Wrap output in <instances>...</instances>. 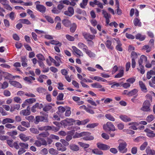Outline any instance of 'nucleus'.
I'll return each mask as SVG.
<instances>
[{"label":"nucleus","instance_id":"1","mask_svg":"<svg viewBox=\"0 0 155 155\" xmlns=\"http://www.w3.org/2000/svg\"><path fill=\"white\" fill-rule=\"evenodd\" d=\"M15 122V120L7 118L3 119L2 121V123L3 124H5V127L8 129H14L15 128V126L11 124Z\"/></svg>","mask_w":155,"mask_h":155},{"label":"nucleus","instance_id":"2","mask_svg":"<svg viewBox=\"0 0 155 155\" xmlns=\"http://www.w3.org/2000/svg\"><path fill=\"white\" fill-rule=\"evenodd\" d=\"M91 134L87 132H81L77 134L78 137H81L83 136H84L83 139L84 140H92L94 139V137L93 136L90 135Z\"/></svg>","mask_w":155,"mask_h":155},{"label":"nucleus","instance_id":"3","mask_svg":"<svg viewBox=\"0 0 155 155\" xmlns=\"http://www.w3.org/2000/svg\"><path fill=\"white\" fill-rule=\"evenodd\" d=\"M127 145V143L124 141L120 143L117 147L119 151L122 153H126L127 151V149L126 147Z\"/></svg>","mask_w":155,"mask_h":155},{"label":"nucleus","instance_id":"4","mask_svg":"<svg viewBox=\"0 0 155 155\" xmlns=\"http://www.w3.org/2000/svg\"><path fill=\"white\" fill-rule=\"evenodd\" d=\"M103 128L104 130L106 131L107 130L114 131L116 130L114 126L110 122H108L106 124H104Z\"/></svg>","mask_w":155,"mask_h":155},{"label":"nucleus","instance_id":"5","mask_svg":"<svg viewBox=\"0 0 155 155\" xmlns=\"http://www.w3.org/2000/svg\"><path fill=\"white\" fill-rule=\"evenodd\" d=\"M150 104L149 101L146 100L143 103L142 107L141 108V110L144 111H148L150 110Z\"/></svg>","mask_w":155,"mask_h":155},{"label":"nucleus","instance_id":"6","mask_svg":"<svg viewBox=\"0 0 155 155\" xmlns=\"http://www.w3.org/2000/svg\"><path fill=\"white\" fill-rule=\"evenodd\" d=\"M39 1H37L35 2V4L36 5V9L40 12H41L44 13L45 12L46 10V8L44 5L38 4V3H40Z\"/></svg>","mask_w":155,"mask_h":155},{"label":"nucleus","instance_id":"7","mask_svg":"<svg viewBox=\"0 0 155 155\" xmlns=\"http://www.w3.org/2000/svg\"><path fill=\"white\" fill-rule=\"evenodd\" d=\"M82 35L84 38L87 41L90 39L93 40L95 38V36L94 35H91L90 33L84 32H82Z\"/></svg>","mask_w":155,"mask_h":155},{"label":"nucleus","instance_id":"8","mask_svg":"<svg viewBox=\"0 0 155 155\" xmlns=\"http://www.w3.org/2000/svg\"><path fill=\"white\" fill-rule=\"evenodd\" d=\"M97 147L101 150H109L110 147L107 145L98 143L97 144Z\"/></svg>","mask_w":155,"mask_h":155},{"label":"nucleus","instance_id":"9","mask_svg":"<svg viewBox=\"0 0 155 155\" xmlns=\"http://www.w3.org/2000/svg\"><path fill=\"white\" fill-rule=\"evenodd\" d=\"M49 134L48 132H43L36 136L38 140L43 139L44 138L48 137Z\"/></svg>","mask_w":155,"mask_h":155},{"label":"nucleus","instance_id":"10","mask_svg":"<svg viewBox=\"0 0 155 155\" xmlns=\"http://www.w3.org/2000/svg\"><path fill=\"white\" fill-rule=\"evenodd\" d=\"M147 58L145 56L142 55L141 56L140 59L138 61L139 65H142V64L144 62H147Z\"/></svg>","mask_w":155,"mask_h":155},{"label":"nucleus","instance_id":"11","mask_svg":"<svg viewBox=\"0 0 155 155\" xmlns=\"http://www.w3.org/2000/svg\"><path fill=\"white\" fill-rule=\"evenodd\" d=\"M9 82L11 84L16 87L21 88L22 87L21 84L18 82L10 81Z\"/></svg>","mask_w":155,"mask_h":155},{"label":"nucleus","instance_id":"12","mask_svg":"<svg viewBox=\"0 0 155 155\" xmlns=\"http://www.w3.org/2000/svg\"><path fill=\"white\" fill-rule=\"evenodd\" d=\"M72 48L75 53L80 56H83V55L82 52L79 49L75 46H72Z\"/></svg>","mask_w":155,"mask_h":155},{"label":"nucleus","instance_id":"13","mask_svg":"<svg viewBox=\"0 0 155 155\" xmlns=\"http://www.w3.org/2000/svg\"><path fill=\"white\" fill-rule=\"evenodd\" d=\"M146 153L147 154L149 155H155V151L151 149L150 147H148L146 150Z\"/></svg>","mask_w":155,"mask_h":155},{"label":"nucleus","instance_id":"14","mask_svg":"<svg viewBox=\"0 0 155 155\" xmlns=\"http://www.w3.org/2000/svg\"><path fill=\"white\" fill-rule=\"evenodd\" d=\"M20 105L19 104H13L11 107L10 110L12 112L15 110H18L20 108Z\"/></svg>","mask_w":155,"mask_h":155},{"label":"nucleus","instance_id":"15","mask_svg":"<svg viewBox=\"0 0 155 155\" xmlns=\"http://www.w3.org/2000/svg\"><path fill=\"white\" fill-rule=\"evenodd\" d=\"M120 118L123 121L125 122H129L131 120V119L130 118L126 115H120Z\"/></svg>","mask_w":155,"mask_h":155},{"label":"nucleus","instance_id":"16","mask_svg":"<svg viewBox=\"0 0 155 155\" xmlns=\"http://www.w3.org/2000/svg\"><path fill=\"white\" fill-rule=\"evenodd\" d=\"M139 84L142 91L144 92H147V88L143 82L142 81H140L139 82Z\"/></svg>","mask_w":155,"mask_h":155},{"label":"nucleus","instance_id":"17","mask_svg":"<svg viewBox=\"0 0 155 155\" xmlns=\"http://www.w3.org/2000/svg\"><path fill=\"white\" fill-rule=\"evenodd\" d=\"M62 24L66 27H69L71 25V23L68 19H64L62 21Z\"/></svg>","mask_w":155,"mask_h":155},{"label":"nucleus","instance_id":"18","mask_svg":"<svg viewBox=\"0 0 155 155\" xmlns=\"http://www.w3.org/2000/svg\"><path fill=\"white\" fill-rule=\"evenodd\" d=\"M134 23L135 26L140 27L141 26V23L140 20L137 18H135L134 20Z\"/></svg>","mask_w":155,"mask_h":155},{"label":"nucleus","instance_id":"19","mask_svg":"<svg viewBox=\"0 0 155 155\" xmlns=\"http://www.w3.org/2000/svg\"><path fill=\"white\" fill-rule=\"evenodd\" d=\"M70 149L73 150L77 151L79 150V147L75 144H71L69 146Z\"/></svg>","mask_w":155,"mask_h":155},{"label":"nucleus","instance_id":"20","mask_svg":"<svg viewBox=\"0 0 155 155\" xmlns=\"http://www.w3.org/2000/svg\"><path fill=\"white\" fill-rule=\"evenodd\" d=\"M135 37L136 39L142 41L144 40L145 37L144 35H142L141 34L138 33L136 35Z\"/></svg>","mask_w":155,"mask_h":155},{"label":"nucleus","instance_id":"21","mask_svg":"<svg viewBox=\"0 0 155 155\" xmlns=\"http://www.w3.org/2000/svg\"><path fill=\"white\" fill-rule=\"evenodd\" d=\"M20 138L23 141L25 142L29 139L28 137H26L23 134H21L19 136Z\"/></svg>","mask_w":155,"mask_h":155},{"label":"nucleus","instance_id":"22","mask_svg":"<svg viewBox=\"0 0 155 155\" xmlns=\"http://www.w3.org/2000/svg\"><path fill=\"white\" fill-rule=\"evenodd\" d=\"M138 92V90L136 89L128 92L127 95L129 96H131L135 95Z\"/></svg>","mask_w":155,"mask_h":155},{"label":"nucleus","instance_id":"23","mask_svg":"<svg viewBox=\"0 0 155 155\" xmlns=\"http://www.w3.org/2000/svg\"><path fill=\"white\" fill-rule=\"evenodd\" d=\"M92 152L93 153L97 155H101L103 154V153L102 151L97 148L92 150Z\"/></svg>","mask_w":155,"mask_h":155},{"label":"nucleus","instance_id":"24","mask_svg":"<svg viewBox=\"0 0 155 155\" xmlns=\"http://www.w3.org/2000/svg\"><path fill=\"white\" fill-rule=\"evenodd\" d=\"M30 111H29L27 110H23L20 112V114H22L23 116H28L30 114Z\"/></svg>","mask_w":155,"mask_h":155},{"label":"nucleus","instance_id":"25","mask_svg":"<svg viewBox=\"0 0 155 155\" xmlns=\"http://www.w3.org/2000/svg\"><path fill=\"white\" fill-rule=\"evenodd\" d=\"M19 21L22 23L26 24L27 25H30L31 22L28 19H21Z\"/></svg>","mask_w":155,"mask_h":155},{"label":"nucleus","instance_id":"26","mask_svg":"<svg viewBox=\"0 0 155 155\" xmlns=\"http://www.w3.org/2000/svg\"><path fill=\"white\" fill-rule=\"evenodd\" d=\"M49 152L51 154L54 155H57L58 153V152L57 150H55L53 148L50 149L49 150Z\"/></svg>","mask_w":155,"mask_h":155},{"label":"nucleus","instance_id":"27","mask_svg":"<svg viewBox=\"0 0 155 155\" xmlns=\"http://www.w3.org/2000/svg\"><path fill=\"white\" fill-rule=\"evenodd\" d=\"M105 117L109 120L112 121H114L115 119L110 114H107L105 115Z\"/></svg>","mask_w":155,"mask_h":155},{"label":"nucleus","instance_id":"28","mask_svg":"<svg viewBox=\"0 0 155 155\" xmlns=\"http://www.w3.org/2000/svg\"><path fill=\"white\" fill-rule=\"evenodd\" d=\"M142 49L143 50H146V52L148 53L151 51V48L148 45H145L143 47Z\"/></svg>","mask_w":155,"mask_h":155},{"label":"nucleus","instance_id":"29","mask_svg":"<svg viewBox=\"0 0 155 155\" xmlns=\"http://www.w3.org/2000/svg\"><path fill=\"white\" fill-rule=\"evenodd\" d=\"M124 74V70H121L120 71L119 73L114 76L115 78H118L122 77Z\"/></svg>","mask_w":155,"mask_h":155},{"label":"nucleus","instance_id":"30","mask_svg":"<svg viewBox=\"0 0 155 155\" xmlns=\"http://www.w3.org/2000/svg\"><path fill=\"white\" fill-rule=\"evenodd\" d=\"M77 28V25L75 23H73L70 28V31L72 33H74L75 31Z\"/></svg>","mask_w":155,"mask_h":155},{"label":"nucleus","instance_id":"31","mask_svg":"<svg viewBox=\"0 0 155 155\" xmlns=\"http://www.w3.org/2000/svg\"><path fill=\"white\" fill-rule=\"evenodd\" d=\"M102 11V14L104 15V17L106 18H110L111 15L110 14H108L106 11L103 10Z\"/></svg>","mask_w":155,"mask_h":155},{"label":"nucleus","instance_id":"32","mask_svg":"<svg viewBox=\"0 0 155 155\" xmlns=\"http://www.w3.org/2000/svg\"><path fill=\"white\" fill-rule=\"evenodd\" d=\"M48 129L49 130H52L54 131L57 132L59 130L60 128L59 127H55L54 126L51 127L47 126Z\"/></svg>","mask_w":155,"mask_h":155},{"label":"nucleus","instance_id":"33","mask_svg":"<svg viewBox=\"0 0 155 155\" xmlns=\"http://www.w3.org/2000/svg\"><path fill=\"white\" fill-rule=\"evenodd\" d=\"M29 130L33 134H38L39 133V131L37 129L34 128H31Z\"/></svg>","mask_w":155,"mask_h":155},{"label":"nucleus","instance_id":"34","mask_svg":"<svg viewBox=\"0 0 155 155\" xmlns=\"http://www.w3.org/2000/svg\"><path fill=\"white\" fill-rule=\"evenodd\" d=\"M106 47L111 49H113V47L111 46V42L110 40H107L105 43Z\"/></svg>","mask_w":155,"mask_h":155},{"label":"nucleus","instance_id":"35","mask_svg":"<svg viewBox=\"0 0 155 155\" xmlns=\"http://www.w3.org/2000/svg\"><path fill=\"white\" fill-rule=\"evenodd\" d=\"M140 69L138 68H137L138 71H140V73L142 74H144L145 72V70L144 69V66L143 65H139Z\"/></svg>","mask_w":155,"mask_h":155},{"label":"nucleus","instance_id":"36","mask_svg":"<svg viewBox=\"0 0 155 155\" xmlns=\"http://www.w3.org/2000/svg\"><path fill=\"white\" fill-rule=\"evenodd\" d=\"M88 0H83L82 3H81L80 4L81 7L84 8L85 6L87 5Z\"/></svg>","mask_w":155,"mask_h":155},{"label":"nucleus","instance_id":"37","mask_svg":"<svg viewBox=\"0 0 155 155\" xmlns=\"http://www.w3.org/2000/svg\"><path fill=\"white\" fill-rule=\"evenodd\" d=\"M94 79L98 81H101L104 82H106L107 81L106 80L98 76H95L94 78Z\"/></svg>","mask_w":155,"mask_h":155},{"label":"nucleus","instance_id":"38","mask_svg":"<svg viewBox=\"0 0 155 155\" xmlns=\"http://www.w3.org/2000/svg\"><path fill=\"white\" fill-rule=\"evenodd\" d=\"M122 83H123V82H122L121 83H116V82H114L111 84H112L111 86V87L112 88H114L115 86H116L117 87H118L121 85Z\"/></svg>","mask_w":155,"mask_h":155},{"label":"nucleus","instance_id":"39","mask_svg":"<svg viewBox=\"0 0 155 155\" xmlns=\"http://www.w3.org/2000/svg\"><path fill=\"white\" fill-rule=\"evenodd\" d=\"M154 119V117L152 115H150L147 117L146 120L149 122H150Z\"/></svg>","mask_w":155,"mask_h":155},{"label":"nucleus","instance_id":"40","mask_svg":"<svg viewBox=\"0 0 155 155\" xmlns=\"http://www.w3.org/2000/svg\"><path fill=\"white\" fill-rule=\"evenodd\" d=\"M52 108V107L51 106L49 105H47L43 108V110L45 112H47L50 110Z\"/></svg>","mask_w":155,"mask_h":155},{"label":"nucleus","instance_id":"41","mask_svg":"<svg viewBox=\"0 0 155 155\" xmlns=\"http://www.w3.org/2000/svg\"><path fill=\"white\" fill-rule=\"evenodd\" d=\"M19 145L22 148H24V149H27L28 147V144L27 143H20L19 144Z\"/></svg>","mask_w":155,"mask_h":155},{"label":"nucleus","instance_id":"42","mask_svg":"<svg viewBox=\"0 0 155 155\" xmlns=\"http://www.w3.org/2000/svg\"><path fill=\"white\" fill-rule=\"evenodd\" d=\"M66 121L67 122L68 125H73V123L75 122V120L72 118H67L66 119Z\"/></svg>","mask_w":155,"mask_h":155},{"label":"nucleus","instance_id":"43","mask_svg":"<svg viewBox=\"0 0 155 155\" xmlns=\"http://www.w3.org/2000/svg\"><path fill=\"white\" fill-rule=\"evenodd\" d=\"M137 55L136 52L134 51L132 52L131 54V57L132 58V59L135 60L137 58Z\"/></svg>","mask_w":155,"mask_h":155},{"label":"nucleus","instance_id":"44","mask_svg":"<svg viewBox=\"0 0 155 155\" xmlns=\"http://www.w3.org/2000/svg\"><path fill=\"white\" fill-rule=\"evenodd\" d=\"M21 124L25 127L28 128L30 127V124L28 122L22 121L21 122Z\"/></svg>","mask_w":155,"mask_h":155},{"label":"nucleus","instance_id":"45","mask_svg":"<svg viewBox=\"0 0 155 155\" xmlns=\"http://www.w3.org/2000/svg\"><path fill=\"white\" fill-rule=\"evenodd\" d=\"M118 44H117L116 47V49L119 51H122V49L121 47L122 44L121 43H120L119 42H118Z\"/></svg>","mask_w":155,"mask_h":155},{"label":"nucleus","instance_id":"46","mask_svg":"<svg viewBox=\"0 0 155 155\" xmlns=\"http://www.w3.org/2000/svg\"><path fill=\"white\" fill-rule=\"evenodd\" d=\"M42 116H36L35 117L36 121L35 122V124H37L39 122L42 121Z\"/></svg>","mask_w":155,"mask_h":155},{"label":"nucleus","instance_id":"47","mask_svg":"<svg viewBox=\"0 0 155 155\" xmlns=\"http://www.w3.org/2000/svg\"><path fill=\"white\" fill-rule=\"evenodd\" d=\"M60 141L64 146L66 147L69 145L68 141H67L65 140L62 139L60 140Z\"/></svg>","mask_w":155,"mask_h":155},{"label":"nucleus","instance_id":"48","mask_svg":"<svg viewBox=\"0 0 155 155\" xmlns=\"http://www.w3.org/2000/svg\"><path fill=\"white\" fill-rule=\"evenodd\" d=\"M37 91L39 93H44L45 92V89L42 87H39L37 89Z\"/></svg>","mask_w":155,"mask_h":155},{"label":"nucleus","instance_id":"49","mask_svg":"<svg viewBox=\"0 0 155 155\" xmlns=\"http://www.w3.org/2000/svg\"><path fill=\"white\" fill-rule=\"evenodd\" d=\"M91 85L94 88H101L102 87L101 85L97 83L92 84Z\"/></svg>","mask_w":155,"mask_h":155},{"label":"nucleus","instance_id":"50","mask_svg":"<svg viewBox=\"0 0 155 155\" xmlns=\"http://www.w3.org/2000/svg\"><path fill=\"white\" fill-rule=\"evenodd\" d=\"M148 145L147 143L144 142L140 147V149L141 150H144Z\"/></svg>","mask_w":155,"mask_h":155},{"label":"nucleus","instance_id":"51","mask_svg":"<svg viewBox=\"0 0 155 155\" xmlns=\"http://www.w3.org/2000/svg\"><path fill=\"white\" fill-rule=\"evenodd\" d=\"M25 118L28 120L29 122H33L34 120V117L33 116L31 115L28 117H26Z\"/></svg>","mask_w":155,"mask_h":155},{"label":"nucleus","instance_id":"52","mask_svg":"<svg viewBox=\"0 0 155 155\" xmlns=\"http://www.w3.org/2000/svg\"><path fill=\"white\" fill-rule=\"evenodd\" d=\"M98 125L97 123H93L89 124L87 126V127L88 128H93L97 126Z\"/></svg>","mask_w":155,"mask_h":155},{"label":"nucleus","instance_id":"53","mask_svg":"<svg viewBox=\"0 0 155 155\" xmlns=\"http://www.w3.org/2000/svg\"><path fill=\"white\" fill-rule=\"evenodd\" d=\"M36 57L38 59L41 61H44L45 60V58L44 56L41 54H38L36 55Z\"/></svg>","mask_w":155,"mask_h":155},{"label":"nucleus","instance_id":"54","mask_svg":"<svg viewBox=\"0 0 155 155\" xmlns=\"http://www.w3.org/2000/svg\"><path fill=\"white\" fill-rule=\"evenodd\" d=\"M64 94L61 93L59 94L57 97V100L58 101H62L63 100Z\"/></svg>","mask_w":155,"mask_h":155},{"label":"nucleus","instance_id":"55","mask_svg":"<svg viewBox=\"0 0 155 155\" xmlns=\"http://www.w3.org/2000/svg\"><path fill=\"white\" fill-rule=\"evenodd\" d=\"M66 37L68 40L70 41H73L74 40V37L69 35H66Z\"/></svg>","mask_w":155,"mask_h":155},{"label":"nucleus","instance_id":"56","mask_svg":"<svg viewBox=\"0 0 155 155\" xmlns=\"http://www.w3.org/2000/svg\"><path fill=\"white\" fill-rule=\"evenodd\" d=\"M25 100L26 102H27V103L30 104H31L34 102H35L36 101V99L34 98L28 99L26 100Z\"/></svg>","mask_w":155,"mask_h":155},{"label":"nucleus","instance_id":"57","mask_svg":"<svg viewBox=\"0 0 155 155\" xmlns=\"http://www.w3.org/2000/svg\"><path fill=\"white\" fill-rule=\"evenodd\" d=\"M8 135L10 136L16 135L17 134V132L16 130H14L12 131L8 132L7 133Z\"/></svg>","mask_w":155,"mask_h":155},{"label":"nucleus","instance_id":"58","mask_svg":"<svg viewBox=\"0 0 155 155\" xmlns=\"http://www.w3.org/2000/svg\"><path fill=\"white\" fill-rule=\"evenodd\" d=\"M7 143L8 145L11 147H13L14 143H13V140H7Z\"/></svg>","mask_w":155,"mask_h":155},{"label":"nucleus","instance_id":"59","mask_svg":"<svg viewBox=\"0 0 155 155\" xmlns=\"http://www.w3.org/2000/svg\"><path fill=\"white\" fill-rule=\"evenodd\" d=\"M42 121L45 122H48V115H45V116H42Z\"/></svg>","mask_w":155,"mask_h":155},{"label":"nucleus","instance_id":"60","mask_svg":"<svg viewBox=\"0 0 155 155\" xmlns=\"http://www.w3.org/2000/svg\"><path fill=\"white\" fill-rule=\"evenodd\" d=\"M8 87V83L5 81L3 83V84L2 83L1 88L5 89L7 88Z\"/></svg>","mask_w":155,"mask_h":155},{"label":"nucleus","instance_id":"61","mask_svg":"<svg viewBox=\"0 0 155 155\" xmlns=\"http://www.w3.org/2000/svg\"><path fill=\"white\" fill-rule=\"evenodd\" d=\"M7 15H8L10 18L12 20H13L15 19V13L13 12H11L9 14H8Z\"/></svg>","mask_w":155,"mask_h":155},{"label":"nucleus","instance_id":"62","mask_svg":"<svg viewBox=\"0 0 155 155\" xmlns=\"http://www.w3.org/2000/svg\"><path fill=\"white\" fill-rule=\"evenodd\" d=\"M45 18L49 22H50L51 23H54V20L53 19L50 17L48 16H45Z\"/></svg>","mask_w":155,"mask_h":155},{"label":"nucleus","instance_id":"63","mask_svg":"<svg viewBox=\"0 0 155 155\" xmlns=\"http://www.w3.org/2000/svg\"><path fill=\"white\" fill-rule=\"evenodd\" d=\"M6 74L8 75L7 76L6 79L11 80L14 79L15 78V76L12 75L11 74L9 73H6Z\"/></svg>","mask_w":155,"mask_h":155},{"label":"nucleus","instance_id":"64","mask_svg":"<svg viewBox=\"0 0 155 155\" xmlns=\"http://www.w3.org/2000/svg\"><path fill=\"white\" fill-rule=\"evenodd\" d=\"M17 129L21 131H23L27 130V129L24 127H22L21 125H19L17 127Z\"/></svg>","mask_w":155,"mask_h":155}]
</instances>
